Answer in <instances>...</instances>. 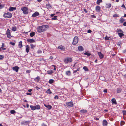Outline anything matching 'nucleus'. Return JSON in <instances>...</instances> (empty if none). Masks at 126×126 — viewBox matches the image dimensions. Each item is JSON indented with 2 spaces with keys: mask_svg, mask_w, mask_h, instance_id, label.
<instances>
[{
  "mask_svg": "<svg viewBox=\"0 0 126 126\" xmlns=\"http://www.w3.org/2000/svg\"><path fill=\"white\" fill-rule=\"evenodd\" d=\"M49 28L48 25H43L42 26H38L37 28V31L40 33H41L44 31H45L47 28Z\"/></svg>",
  "mask_w": 126,
  "mask_h": 126,
  "instance_id": "obj_1",
  "label": "nucleus"
},
{
  "mask_svg": "<svg viewBox=\"0 0 126 126\" xmlns=\"http://www.w3.org/2000/svg\"><path fill=\"white\" fill-rule=\"evenodd\" d=\"M12 16V14L10 12H7L4 13L3 16L6 18H11Z\"/></svg>",
  "mask_w": 126,
  "mask_h": 126,
  "instance_id": "obj_2",
  "label": "nucleus"
},
{
  "mask_svg": "<svg viewBox=\"0 0 126 126\" xmlns=\"http://www.w3.org/2000/svg\"><path fill=\"white\" fill-rule=\"evenodd\" d=\"M21 10L23 11V13L24 14H27L28 13V9L26 7H22L21 8Z\"/></svg>",
  "mask_w": 126,
  "mask_h": 126,
  "instance_id": "obj_3",
  "label": "nucleus"
},
{
  "mask_svg": "<svg viewBox=\"0 0 126 126\" xmlns=\"http://www.w3.org/2000/svg\"><path fill=\"white\" fill-rule=\"evenodd\" d=\"M72 58L71 57H67L64 59V61L65 63H67L72 61Z\"/></svg>",
  "mask_w": 126,
  "mask_h": 126,
  "instance_id": "obj_4",
  "label": "nucleus"
},
{
  "mask_svg": "<svg viewBox=\"0 0 126 126\" xmlns=\"http://www.w3.org/2000/svg\"><path fill=\"white\" fill-rule=\"evenodd\" d=\"M78 42V38L77 36H75L74 38L72 44L73 45L76 44Z\"/></svg>",
  "mask_w": 126,
  "mask_h": 126,
  "instance_id": "obj_5",
  "label": "nucleus"
},
{
  "mask_svg": "<svg viewBox=\"0 0 126 126\" xmlns=\"http://www.w3.org/2000/svg\"><path fill=\"white\" fill-rule=\"evenodd\" d=\"M66 104L68 107H72L74 106L73 103L72 101L66 102Z\"/></svg>",
  "mask_w": 126,
  "mask_h": 126,
  "instance_id": "obj_6",
  "label": "nucleus"
},
{
  "mask_svg": "<svg viewBox=\"0 0 126 126\" xmlns=\"http://www.w3.org/2000/svg\"><path fill=\"white\" fill-rule=\"evenodd\" d=\"M6 34L7 37L9 38H11V33L9 29H8L7 30Z\"/></svg>",
  "mask_w": 126,
  "mask_h": 126,
  "instance_id": "obj_7",
  "label": "nucleus"
},
{
  "mask_svg": "<svg viewBox=\"0 0 126 126\" xmlns=\"http://www.w3.org/2000/svg\"><path fill=\"white\" fill-rule=\"evenodd\" d=\"M19 69V67L17 66H16L12 67L13 70L16 72H17L18 71Z\"/></svg>",
  "mask_w": 126,
  "mask_h": 126,
  "instance_id": "obj_8",
  "label": "nucleus"
},
{
  "mask_svg": "<svg viewBox=\"0 0 126 126\" xmlns=\"http://www.w3.org/2000/svg\"><path fill=\"white\" fill-rule=\"evenodd\" d=\"M39 15V13L37 11L35 12L32 15V17H35Z\"/></svg>",
  "mask_w": 126,
  "mask_h": 126,
  "instance_id": "obj_9",
  "label": "nucleus"
},
{
  "mask_svg": "<svg viewBox=\"0 0 126 126\" xmlns=\"http://www.w3.org/2000/svg\"><path fill=\"white\" fill-rule=\"evenodd\" d=\"M58 48L62 50H64L65 49V48L64 47L61 45L59 46L58 47Z\"/></svg>",
  "mask_w": 126,
  "mask_h": 126,
  "instance_id": "obj_10",
  "label": "nucleus"
},
{
  "mask_svg": "<svg viewBox=\"0 0 126 126\" xmlns=\"http://www.w3.org/2000/svg\"><path fill=\"white\" fill-rule=\"evenodd\" d=\"M27 42L28 43H32L35 42V40L32 39H28L27 40Z\"/></svg>",
  "mask_w": 126,
  "mask_h": 126,
  "instance_id": "obj_11",
  "label": "nucleus"
},
{
  "mask_svg": "<svg viewBox=\"0 0 126 126\" xmlns=\"http://www.w3.org/2000/svg\"><path fill=\"white\" fill-rule=\"evenodd\" d=\"M78 49L80 51H82L84 50L83 47L81 46H78Z\"/></svg>",
  "mask_w": 126,
  "mask_h": 126,
  "instance_id": "obj_12",
  "label": "nucleus"
},
{
  "mask_svg": "<svg viewBox=\"0 0 126 126\" xmlns=\"http://www.w3.org/2000/svg\"><path fill=\"white\" fill-rule=\"evenodd\" d=\"M26 51L27 53H28L29 51L30 47L29 46L27 45L26 46Z\"/></svg>",
  "mask_w": 126,
  "mask_h": 126,
  "instance_id": "obj_13",
  "label": "nucleus"
},
{
  "mask_svg": "<svg viewBox=\"0 0 126 126\" xmlns=\"http://www.w3.org/2000/svg\"><path fill=\"white\" fill-rule=\"evenodd\" d=\"M16 9V8L15 7H10L9 9V11H13L14 10H15Z\"/></svg>",
  "mask_w": 126,
  "mask_h": 126,
  "instance_id": "obj_14",
  "label": "nucleus"
},
{
  "mask_svg": "<svg viewBox=\"0 0 126 126\" xmlns=\"http://www.w3.org/2000/svg\"><path fill=\"white\" fill-rule=\"evenodd\" d=\"M108 124V122L106 120H104L103 122V126H107Z\"/></svg>",
  "mask_w": 126,
  "mask_h": 126,
  "instance_id": "obj_15",
  "label": "nucleus"
},
{
  "mask_svg": "<svg viewBox=\"0 0 126 126\" xmlns=\"http://www.w3.org/2000/svg\"><path fill=\"white\" fill-rule=\"evenodd\" d=\"M40 77L38 76L36 77L34 79V80L36 81L37 82H38L40 80Z\"/></svg>",
  "mask_w": 126,
  "mask_h": 126,
  "instance_id": "obj_16",
  "label": "nucleus"
},
{
  "mask_svg": "<svg viewBox=\"0 0 126 126\" xmlns=\"http://www.w3.org/2000/svg\"><path fill=\"white\" fill-rule=\"evenodd\" d=\"M98 55H99L100 58L102 59L103 58L104 55L101 52H98Z\"/></svg>",
  "mask_w": 126,
  "mask_h": 126,
  "instance_id": "obj_17",
  "label": "nucleus"
},
{
  "mask_svg": "<svg viewBox=\"0 0 126 126\" xmlns=\"http://www.w3.org/2000/svg\"><path fill=\"white\" fill-rule=\"evenodd\" d=\"M44 105L49 110L51 109L52 108V106L49 105H46L45 104Z\"/></svg>",
  "mask_w": 126,
  "mask_h": 126,
  "instance_id": "obj_18",
  "label": "nucleus"
},
{
  "mask_svg": "<svg viewBox=\"0 0 126 126\" xmlns=\"http://www.w3.org/2000/svg\"><path fill=\"white\" fill-rule=\"evenodd\" d=\"M101 8L99 6H97L95 7V10L97 12H100V11Z\"/></svg>",
  "mask_w": 126,
  "mask_h": 126,
  "instance_id": "obj_19",
  "label": "nucleus"
},
{
  "mask_svg": "<svg viewBox=\"0 0 126 126\" xmlns=\"http://www.w3.org/2000/svg\"><path fill=\"white\" fill-rule=\"evenodd\" d=\"M29 121H23L21 122V124L23 125H27L29 123Z\"/></svg>",
  "mask_w": 126,
  "mask_h": 126,
  "instance_id": "obj_20",
  "label": "nucleus"
},
{
  "mask_svg": "<svg viewBox=\"0 0 126 126\" xmlns=\"http://www.w3.org/2000/svg\"><path fill=\"white\" fill-rule=\"evenodd\" d=\"M46 6L48 9H50L52 8L51 5L49 3L47 4L46 5Z\"/></svg>",
  "mask_w": 126,
  "mask_h": 126,
  "instance_id": "obj_21",
  "label": "nucleus"
},
{
  "mask_svg": "<svg viewBox=\"0 0 126 126\" xmlns=\"http://www.w3.org/2000/svg\"><path fill=\"white\" fill-rule=\"evenodd\" d=\"M112 104H116L117 102L116 99L115 98H113L111 100Z\"/></svg>",
  "mask_w": 126,
  "mask_h": 126,
  "instance_id": "obj_22",
  "label": "nucleus"
},
{
  "mask_svg": "<svg viewBox=\"0 0 126 126\" xmlns=\"http://www.w3.org/2000/svg\"><path fill=\"white\" fill-rule=\"evenodd\" d=\"M80 112L82 113H85L87 112V111L86 110L83 109L81 110L80 111Z\"/></svg>",
  "mask_w": 126,
  "mask_h": 126,
  "instance_id": "obj_23",
  "label": "nucleus"
},
{
  "mask_svg": "<svg viewBox=\"0 0 126 126\" xmlns=\"http://www.w3.org/2000/svg\"><path fill=\"white\" fill-rule=\"evenodd\" d=\"M122 90V89L121 88H118L117 89V93H120Z\"/></svg>",
  "mask_w": 126,
  "mask_h": 126,
  "instance_id": "obj_24",
  "label": "nucleus"
},
{
  "mask_svg": "<svg viewBox=\"0 0 126 126\" xmlns=\"http://www.w3.org/2000/svg\"><path fill=\"white\" fill-rule=\"evenodd\" d=\"M18 46L20 48H21L22 47V42L21 41H20L19 42Z\"/></svg>",
  "mask_w": 126,
  "mask_h": 126,
  "instance_id": "obj_25",
  "label": "nucleus"
},
{
  "mask_svg": "<svg viewBox=\"0 0 126 126\" xmlns=\"http://www.w3.org/2000/svg\"><path fill=\"white\" fill-rule=\"evenodd\" d=\"M34 106L35 110H39L40 109V106L39 105H37L36 106Z\"/></svg>",
  "mask_w": 126,
  "mask_h": 126,
  "instance_id": "obj_26",
  "label": "nucleus"
},
{
  "mask_svg": "<svg viewBox=\"0 0 126 126\" xmlns=\"http://www.w3.org/2000/svg\"><path fill=\"white\" fill-rule=\"evenodd\" d=\"M35 32H32L30 34V35L31 37H32L35 35Z\"/></svg>",
  "mask_w": 126,
  "mask_h": 126,
  "instance_id": "obj_27",
  "label": "nucleus"
},
{
  "mask_svg": "<svg viewBox=\"0 0 126 126\" xmlns=\"http://www.w3.org/2000/svg\"><path fill=\"white\" fill-rule=\"evenodd\" d=\"M31 47V49H33L36 47V45H33V44H31L30 45Z\"/></svg>",
  "mask_w": 126,
  "mask_h": 126,
  "instance_id": "obj_28",
  "label": "nucleus"
},
{
  "mask_svg": "<svg viewBox=\"0 0 126 126\" xmlns=\"http://www.w3.org/2000/svg\"><path fill=\"white\" fill-rule=\"evenodd\" d=\"M5 47V45L3 43H2V47H1V48L3 50H5L6 49V48L4 47Z\"/></svg>",
  "mask_w": 126,
  "mask_h": 126,
  "instance_id": "obj_29",
  "label": "nucleus"
},
{
  "mask_svg": "<svg viewBox=\"0 0 126 126\" xmlns=\"http://www.w3.org/2000/svg\"><path fill=\"white\" fill-rule=\"evenodd\" d=\"M30 107L31 108V110H35V106H33L32 105H30Z\"/></svg>",
  "mask_w": 126,
  "mask_h": 126,
  "instance_id": "obj_30",
  "label": "nucleus"
},
{
  "mask_svg": "<svg viewBox=\"0 0 126 126\" xmlns=\"http://www.w3.org/2000/svg\"><path fill=\"white\" fill-rule=\"evenodd\" d=\"M66 74L67 75L70 76L71 74V72L70 71H67L66 72Z\"/></svg>",
  "mask_w": 126,
  "mask_h": 126,
  "instance_id": "obj_31",
  "label": "nucleus"
},
{
  "mask_svg": "<svg viewBox=\"0 0 126 126\" xmlns=\"http://www.w3.org/2000/svg\"><path fill=\"white\" fill-rule=\"evenodd\" d=\"M102 0H97V2L96 4H98L99 5L100 3L102 2Z\"/></svg>",
  "mask_w": 126,
  "mask_h": 126,
  "instance_id": "obj_32",
  "label": "nucleus"
},
{
  "mask_svg": "<svg viewBox=\"0 0 126 126\" xmlns=\"http://www.w3.org/2000/svg\"><path fill=\"white\" fill-rule=\"evenodd\" d=\"M17 28L15 26L13 27H12V30L13 31H15L16 30Z\"/></svg>",
  "mask_w": 126,
  "mask_h": 126,
  "instance_id": "obj_33",
  "label": "nucleus"
},
{
  "mask_svg": "<svg viewBox=\"0 0 126 126\" xmlns=\"http://www.w3.org/2000/svg\"><path fill=\"white\" fill-rule=\"evenodd\" d=\"M46 92L47 93L51 94L52 93V92L51 91L50 89H48L46 91Z\"/></svg>",
  "mask_w": 126,
  "mask_h": 126,
  "instance_id": "obj_34",
  "label": "nucleus"
},
{
  "mask_svg": "<svg viewBox=\"0 0 126 126\" xmlns=\"http://www.w3.org/2000/svg\"><path fill=\"white\" fill-rule=\"evenodd\" d=\"M47 72L48 74H51L53 72V71L52 70H48L47 71Z\"/></svg>",
  "mask_w": 126,
  "mask_h": 126,
  "instance_id": "obj_35",
  "label": "nucleus"
},
{
  "mask_svg": "<svg viewBox=\"0 0 126 126\" xmlns=\"http://www.w3.org/2000/svg\"><path fill=\"white\" fill-rule=\"evenodd\" d=\"M118 34L119 36L120 37H121L122 36L124 35V34L122 33H118Z\"/></svg>",
  "mask_w": 126,
  "mask_h": 126,
  "instance_id": "obj_36",
  "label": "nucleus"
},
{
  "mask_svg": "<svg viewBox=\"0 0 126 126\" xmlns=\"http://www.w3.org/2000/svg\"><path fill=\"white\" fill-rule=\"evenodd\" d=\"M54 81V80H53L52 79H50L49 80V83L51 84L53 83Z\"/></svg>",
  "mask_w": 126,
  "mask_h": 126,
  "instance_id": "obj_37",
  "label": "nucleus"
},
{
  "mask_svg": "<svg viewBox=\"0 0 126 126\" xmlns=\"http://www.w3.org/2000/svg\"><path fill=\"white\" fill-rule=\"evenodd\" d=\"M10 113L11 114H13L16 113V111L14 110H12L10 111Z\"/></svg>",
  "mask_w": 126,
  "mask_h": 126,
  "instance_id": "obj_38",
  "label": "nucleus"
},
{
  "mask_svg": "<svg viewBox=\"0 0 126 126\" xmlns=\"http://www.w3.org/2000/svg\"><path fill=\"white\" fill-rule=\"evenodd\" d=\"M84 54L85 55H86L88 56H89L91 55V54L90 53H88L87 52H86L84 53Z\"/></svg>",
  "mask_w": 126,
  "mask_h": 126,
  "instance_id": "obj_39",
  "label": "nucleus"
},
{
  "mask_svg": "<svg viewBox=\"0 0 126 126\" xmlns=\"http://www.w3.org/2000/svg\"><path fill=\"white\" fill-rule=\"evenodd\" d=\"M117 32H118V33L119 32L121 33L123 32L122 31L121 29H118L117 30Z\"/></svg>",
  "mask_w": 126,
  "mask_h": 126,
  "instance_id": "obj_40",
  "label": "nucleus"
},
{
  "mask_svg": "<svg viewBox=\"0 0 126 126\" xmlns=\"http://www.w3.org/2000/svg\"><path fill=\"white\" fill-rule=\"evenodd\" d=\"M113 16L114 17H119V15L115 14L113 15Z\"/></svg>",
  "mask_w": 126,
  "mask_h": 126,
  "instance_id": "obj_41",
  "label": "nucleus"
},
{
  "mask_svg": "<svg viewBox=\"0 0 126 126\" xmlns=\"http://www.w3.org/2000/svg\"><path fill=\"white\" fill-rule=\"evenodd\" d=\"M83 69L85 71H88V70L87 67L85 66L83 68Z\"/></svg>",
  "mask_w": 126,
  "mask_h": 126,
  "instance_id": "obj_42",
  "label": "nucleus"
},
{
  "mask_svg": "<svg viewBox=\"0 0 126 126\" xmlns=\"http://www.w3.org/2000/svg\"><path fill=\"white\" fill-rule=\"evenodd\" d=\"M57 17V16H54V17L52 18L51 19L52 20H56L57 19L56 18Z\"/></svg>",
  "mask_w": 126,
  "mask_h": 126,
  "instance_id": "obj_43",
  "label": "nucleus"
},
{
  "mask_svg": "<svg viewBox=\"0 0 126 126\" xmlns=\"http://www.w3.org/2000/svg\"><path fill=\"white\" fill-rule=\"evenodd\" d=\"M125 124V122L123 121H121L120 122V125L121 126H122L123 125H124Z\"/></svg>",
  "mask_w": 126,
  "mask_h": 126,
  "instance_id": "obj_44",
  "label": "nucleus"
},
{
  "mask_svg": "<svg viewBox=\"0 0 126 126\" xmlns=\"http://www.w3.org/2000/svg\"><path fill=\"white\" fill-rule=\"evenodd\" d=\"M124 21V19L123 18H121L120 19L119 22L120 23H123Z\"/></svg>",
  "mask_w": 126,
  "mask_h": 126,
  "instance_id": "obj_45",
  "label": "nucleus"
},
{
  "mask_svg": "<svg viewBox=\"0 0 126 126\" xmlns=\"http://www.w3.org/2000/svg\"><path fill=\"white\" fill-rule=\"evenodd\" d=\"M4 56L3 55H0V60H2L4 58Z\"/></svg>",
  "mask_w": 126,
  "mask_h": 126,
  "instance_id": "obj_46",
  "label": "nucleus"
},
{
  "mask_svg": "<svg viewBox=\"0 0 126 126\" xmlns=\"http://www.w3.org/2000/svg\"><path fill=\"white\" fill-rule=\"evenodd\" d=\"M107 6L108 8H110L111 7V4L110 3H109L108 4H107Z\"/></svg>",
  "mask_w": 126,
  "mask_h": 126,
  "instance_id": "obj_47",
  "label": "nucleus"
},
{
  "mask_svg": "<svg viewBox=\"0 0 126 126\" xmlns=\"http://www.w3.org/2000/svg\"><path fill=\"white\" fill-rule=\"evenodd\" d=\"M121 7L124 8L125 10H126V7H125L124 4H123L121 6Z\"/></svg>",
  "mask_w": 126,
  "mask_h": 126,
  "instance_id": "obj_48",
  "label": "nucleus"
},
{
  "mask_svg": "<svg viewBox=\"0 0 126 126\" xmlns=\"http://www.w3.org/2000/svg\"><path fill=\"white\" fill-rule=\"evenodd\" d=\"M109 38L107 36H105V40H109Z\"/></svg>",
  "mask_w": 126,
  "mask_h": 126,
  "instance_id": "obj_49",
  "label": "nucleus"
},
{
  "mask_svg": "<svg viewBox=\"0 0 126 126\" xmlns=\"http://www.w3.org/2000/svg\"><path fill=\"white\" fill-rule=\"evenodd\" d=\"M92 32V31L91 30L89 29L88 30L87 32L88 33H91Z\"/></svg>",
  "mask_w": 126,
  "mask_h": 126,
  "instance_id": "obj_50",
  "label": "nucleus"
},
{
  "mask_svg": "<svg viewBox=\"0 0 126 126\" xmlns=\"http://www.w3.org/2000/svg\"><path fill=\"white\" fill-rule=\"evenodd\" d=\"M52 66L53 67H54V70H56V66L55 65H52Z\"/></svg>",
  "mask_w": 126,
  "mask_h": 126,
  "instance_id": "obj_51",
  "label": "nucleus"
},
{
  "mask_svg": "<svg viewBox=\"0 0 126 126\" xmlns=\"http://www.w3.org/2000/svg\"><path fill=\"white\" fill-rule=\"evenodd\" d=\"M10 44L13 46H14L15 45V43L14 42H10Z\"/></svg>",
  "mask_w": 126,
  "mask_h": 126,
  "instance_id": "obj_52",
  "label": "nucleus"
},
{
  "mask_svg": "<svg viewBox=\"0 0 126 126\" xmlns=\"http://www.w3.org/2000/svg\"><path fill=\"white\" fill-rule=\"evenodd\" d=\"M123 115H126V111L124 110L123 111Z\"/></svg>",
  "mask_w": 126,
  "mask_h": 126,
  "instance_id": "obj_53",
  "label": "nucleus"
},
{
  "mask_svg": "<svg viewBox=\"0 0 126 126\" xmlns=\"http://www.w3.org/2000/svg\"><path fill=\"white\" fill-rule=\"evenodd\" d=\"M31 71L30 70H27L26 71V72L27 73H29L31 72Z\"/></svg>",
  "mask_w": 126,
  "mask_h": 126,
  "instance_id": "obj_54",
  "label": "nucleus"
},
{
  "mask_svg": "<svg viewBox=\"0 0 126 126\" xmlns=\"http://www.w3.org/2000/svg\"><path fill=\"white\" fill-rule=\"evenodd\" d=\"M41 126H47L45 124L43 123L42 124Z\"/></svg>",
  "mask_w": 126,
  "mask_h": 126,
  "instance_id": "obj_55",
  "label": "nucleus"
},
{
  "mask_svg": "<svg viewBox=\"0 0 126 126\" xmlns=\"http://www.w3.org/2000/svg\"><path fill=\"white\" fill-rule=\"evenodd\" d=\"M54 98L55 99H59V97L58 96L56 95L55 96Z\"/></svg>",
  "mask_w": 126,
  "mask_h": 126,
  "instance_id": "obj_56",
  "label": "nucleus"
},
{
  "mask_svg": "<svg viewBox=\"0 0 126 126\" xmlns=\"http://www.w3.org/2000/svg\"><path fill=\"white\" fill-rule=\"evenodd\" d=\"M26 94L27 95H31L32 94V93H29L28 92H27L26 93Z\"/></svg>",
  "mask_w": 126,
  "mask_h": 126,
  "instance_id": "obj_57",
  "label": "nucleus"
},
{
  "mask_svg": "<svg viewBox=\"0 0 126 126\" xmlns=\"http://www.w3.org/2000/svg\"><path fill=\"white\" fill-rule=\"evenodd\" d=\"M42 52V51L41 50H38V53H41Z\"/></svg>",
  "mask_w": 126,
  "mask_h": 126,
  "instance_id": "obj_58",
  "label": "nucleus"
},
{
  "mask_svg": "<svg viewBox=\"0 0 126 126\" xmlns=\"http://www.w3.org/2000/svg\"><path fill=\"white\" fill-rule=\"evenodd\" d=\"M32 90V89H30L28 90V91L30 92H31Z\"/></svg>",
  "mask_w": 126,
  "mask_h": 126,
  "instance_id": "obj_59",
  "label": "nucleus"
},
{
  "mask_svg": "<svg viewBox=\"0 0 126 126\" xmlns=\"http://www.w3.org/2000/svg\"><path fill=\"white\" fill-rule=\"evenodd\" d=\"M49 58L50 59L52 60L53 59V57L52 56H50V57Z\"/></svg>",
  "mask_w": 126,
  "mask_h": 126,
  "instance_id": "obj_60",
  "label": "nucleus"
},
{
  "mask_svg": "<svg viewBox=\"0 0 126 126\" xmlns=\"http://www.w3.org/2000/svg\"><path fill=\"white\" fill-rule=\"evenodd\" d=\"M123 25L124 26H126V22H125L123 24Z\"/></svg>",
  "mask_w": 126,
  "mask_h": 126,
  "instance_id": "obj_61",
  "label": "nucleus"
},
{
  "mask_svg": "<svg viewBox=\"0 0 126 126\" xmlns=\"http://www.w3.org/2000/svg\"><path fill=\"white\" fill-rule=\"evenodd\" d=\"M91 16H92L94 18H96V16L95 15H92Z\"/></svg>",
  "mask_w": 126,
  "mask_h": 126,
  "instance_id": "obj_62",
  "label": "nucleus"
},
{
  "mask_svg": "<svg viewBox=\"0 0 126 126\" xmlns=\"http://www.w3.org/2000/svg\"><path fill=\"white\" fill-rule=\"evenodd\" d=\"M104 92L105 93H107V89H104L103 90Z\"/></svg>",
  "mask_w": 126,
  "mask_h": 126,
  "instance_id": "obj_63",
  "label": "nucleus"
},
{
  "mask_svg": "<svg viewBox=\"0 0 126 126\" xmlns=\"http://www.w3.org/2000/svg\"><path fill=\"white\" fill-rule=\"evenodd\" d=\"M55 15V14H53L51 15L50 16L51 17H53L54 15Z\"/></svg>",
  "mask_w": 126,
  "mask_h": 126,
  "instance_id": "obj_64",
  "label": "nucleus"
}]
</instances>
